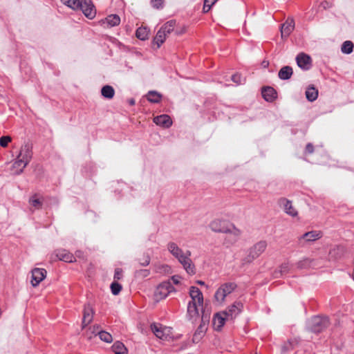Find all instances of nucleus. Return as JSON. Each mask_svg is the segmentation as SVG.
<instances>
[{
	"label": "nucleus",
	"mask_w": 354,
	"mask_h": 354,
	"mask_svg": "<svg viewBox=\"0 0 354 354\" xmlns=\"http://www.w3.org/2000/svg\"><path fill=\"white\" fill-rule=\"evenodd\" d=\"M168 251L178 259L179 263L183 266L184 269L189 274H194L196 269L194 264L190 259L191 252L187 250L184 252L178 245L174 242H169L167 244Z\"/></svg>",
	"instance_id": "1"
},
{
	"label": "nucleus",
	"mask_w": 354,
	"mask_h": 354,
	"mask_svg": "<svg viewBox=\"0 0 354 354\" xmlns=\"http://www.w3.org/2000/svg\"><path fill=\"white\" fill-rule=\"evenodd\" d=\"M191 300L187 304V316L189 320H196L199 317V308L203 305V295L198 288L191 286L189 288Z\"/></svg>",
	"instance_id": "2"
},
{
	"label": "nucleus",
	"mask_w": 354,
	"mask_h": 354,
	"mask_svg": "<svg viewBox=\"0 0 354 354\" xmlns=\"http://www.w3.org/2000/svg\"><path fill=\"white\" fill-rule=\"evenodd\" d=\"M32 158V150L29 145L21 147L17 160L13 162L11 170L14 174H21Z\"/></svg>",
	"instance_id": "3"
},
{
	"label": "nucleus",
	"mask_w": 354,
	"mask_h": 354,
	"mask_svg": "<svg viewBox=\"0 0 354 354\" xmlns=\"http://www.w3.org/2000/svg\"><path fill=\"white\" fill-rule=\"evenodd\" d=\"M267 245L266 241H260L255 243L248 250V254L242 259L241 266L250 263L258 258L266 250Z\"/></svg>",
	"instance_id": "4"
},
{
	"label": "nucleus",
	"mask_w": 354,
	"mask_h": 354,
	"mask_svg": "<svg viewBox=\"0 0 354 354\" xmlns=\"http://www.w3.org/2000/svg\"><path fill=\"white\" fill-rule=\"evenodd\" d=\"M329 326L326 317L315 316L307 322V328L313 333H319Z\"/></svg>",
	"instance_id": "5"
},
{
	"label": "nucleus",
	"mask_w": 354,
	"mask_h": 354,
	"mask_svg": "<svg viewBox=\"0 0 354 354\" xmlns=\"http://www.w3.org/2000/svg\"><path fill=\"white\" fill-rule=\"evenodd\" d=\"M234 283L229 282L222 284L214 294V299L218 304H223L225 297L232 293L236 288Z\"/></svg>",
	"instance_id": "6"
},
{
	"label": "nucleus",
	"mask_w": 354,
	"mask_h": 354,
	"mask_svg": "<svg viewBox=\"0 0 354 354\" xmlns=\"http://www.w3.org/2000/svg\"><path fill=\"white\" fill-rule=\"evenodd\" d=\"M209 314L206 313L205 311H203L201 315V322L193 335L192 341L194 343H198L204 337L207 329V325L209 324Z\"/></svg>",
	"instance_id": "7"
},
{
	"label": "nucleus",
	"mask_w": 354,
	"mask_h": 354,
	"mask_svg": "<svg viewBox=\"0 0 354 354\" xmlns=\"http://www.w3.org/2000/svg\"><path fill=\"white\" fill-rule=\"evenodd\" d=\"M151 329L154 335L162 340H169L172 338V328L162 326L160 324L153 323L151 325Z\"/></svg>",
	"instance_id": "8"
},
{
	"label": "nucleus",
	"mask_w": 354,
	"mask_h": 354,
	"mask_svg": "<svg viewBox=\"0 0 354 354\" xmlns=\"http://www.w3.org/2000/svg\"><path fill=\"white\" fill-rule=\"evenodd\" d=\"M174 291L175 288L170 281H163L156 288L155 296L158 299H163Z\"/></svg>",
	"instance_id": "9"
},
{
	"label": "nucleus",
	"mask_w": 354,
	"mask_h": 354,
	"mask_svg": "<svg viewBox=\"0 0 354 354\" xmlns=\"http://www.w3.org/2000/svg\"><path fill=\"white\" fill-rule=\"evenodd\" d=\"M79 9L88 19H92L95 17L96 10L91 0H82Z\"/></svg>",
	"instance_id": "10"
},
{
	"label": "nucleus",
	"mask_w": 354,
	"mask_h": 354,
	"mask_svg": "<svg viewBox=\"0 0 354 354\" xmlns=\"http://www.w3.org/2000/svg\"><path fill=\"white\" fill-rule=\"evenodd\" d=\"M230 224L225 220L216 218L209 223V227L213 232L225 233L229 230L228 227Z\"/></svg>",
	"instance_id": "11"
},
{
	"label": "nucleus",
	"mask_w": 354,
	"mask_h": 354,
	"mask_svg": "<svg viewBox=\"0 0 354 354\" xmlns=\"http://www.w3.org/2000/svg\"><path fill=\"white\" fill-rule=\"evenodd\" d=\"M298 66L303 70H308L312 66L311 57L306 53H299L296 57Z\"/></svg>",
	"instance_id": "12"
},
{
	"label": "nucleus",
	"mask_w": 354,
	"mask_h": 354,
	"mask_svg": "<svg viewBox=\"0 0 354 354\" xmlns=\"http://www.w3.org/2000/svg\"><path fill=\"white\" fill-rule=\"evenodd\" d=\"M243 304L240 301H235L232 306H229V308L224 310L225 313V315L230 320L234 319L242 310Z\"/></svg>",
	"instance_id": "13"
},
{
	"label": "nucleus",
	"mask_w": 354,
	"mask_h": 354,
	"mask_svg": "<svg viewBox=\"0 0 354 354\" xmlns=\"http://www.w3.org/2000/svg\"><path fill=\"white\" fill-rule=\"evenodd\" d=\"M46 275V271L43 268H35L32 270L31 283L32 286H37L41 281L44 279Z\"/></svg>",
	"instance_id": "14"
},
{
	"label": "nucleus",
	"mask_w": 354,
	"mask_h": 354,
	"mask_svg": "<svg viewBox=\"0 0 354 354\" xmlns=\"http://www.w3.org/2000/svg\"><path fill=\"white\" fill-rule=\"evenodd\" d=\"M279 205L283 208V211L288 215L295 217L297 216L298 212L293 207L292 202L286 198H281L279 200Z\"/></svg>",
	"instance_id": "15"
},
{
	"label": "nucleus",
	"mask_w": 354,
	"mask_h": 354,
	"mask_svg": "<svg viewBox=\"0 0 354 354\" xmlns=\"http://www.w3.org/2000/svg\"><path fill=\"white\" fill-rule=\"evenodd\" d=\"M322 236V233L320 231H310L304 234L299 237V241L300 243L313 242L319 239Z\"/></svg>",
	"instance_id": "16"
},
{
	"label": "nucleus",
	"mask_w": 354,
	"mask_h": 354,
	"mask_svg": "<svg viewBox=\"0 0 354 354\" xmlns=\"http://www.w3.org/2000/svg\"><path fill=\"white\" fill-rule=\"evenodd\" d=\"M295 28V21L293 19L288 18L285 23L281 25V35L282 38H287L292 32Z\"/></svg>",
	"instance_id": "17"
},
{
	"label": "nucleus",
	"mask_w": 354,
	"mask_h": 354,
	"mask_svg": "<svg viewBox=\"0 0 354 354\" xmlns=\"http://www.w3.org/2000/svg\"><path fill=\"white\" fill-rule=\"evenodd\" d=\"M223 311L214 315L213 318V326L216 330H219L223 326L225 322L229 320Z\"/></svg>",
	"instance_id": "18"
},
{
	"label": "nucleus",
	"mask_w": 354,
	"mask_h": 354,
	"mask_svg": "<svg viewBox=\"0 0 354 354\" xmlns=\"http://www.w3.org/2000/svg\"><path fill=\"white\" fill-rule=\"evenodd\" d=\"M228 230H229L225 232V234H227V239L230 240L231 244H233L239 240L241 232L240 230L237 229L232 223L229 225Z\"/></svg>",
	"instance_id": "19"
},
{
	"label": "nucleus",
	"mask_w": 354,
	"mask_h": 354,
	"mask_svg": "<svg viewBox=\"0 0 354 354\" xmlns=\"http://www.w3.org/2000/svg\"><path fill=\"white\" fill-rule=\"evenodd\" d=\"M93 310L90 304H86L84 308L83 319H82V328L86 326L91 322L93 317Z\"/></svg>",
	"instance_id": "20"
},
{
	"label": "nucleus",
	"mask_w": 354,
	"mask_h": 354,
	"mask_svg": "<svg viewBox=\"0 0 354 354\" xmlns=\"http://www.w3.org/2000/svg\"><path fill=\"white\" fill-rule=\"evenodd\" d=\"M153 122L159 126L168 128L172 124V120L168 115H160L153 118Z\"/></svg>",
	"instance_id": "21"
},
{
	"label": "nucleus",
	"mask_w": 354,
	"mask_h": 354,
	"mask_svg": "<svg viewBox=\"0 0 354 354\" xmlns=\"http://www.w3.org/2000/svg\"><path fill=\"white\" fill-rule=\"evenodd\" d=\"M262 96L267 102L274 101L277 96L276 91L270 86H266L262 88Z\"/></svg>",
	"instance_id": "22"
},
{
	"label": "nucleus",
	"mask_w": 354,
	"mask_h": 354,
	"mask_svg": "<svg viewBox=\"0 0 354 354\" xmlns=\"http://www.w3.org/2000/svg\"><path fill=\"white\" fill-rule=\"evenodd\" d=\"M120 22V18L118 15H110L103 21V24H106L109 27H113L119 25Z\"/></svg>",
	"instance_id": "23"
},
{
	"label": "nucleus",
	"mask_w": 354,
	"mask_h": 354,
	"mask_svg": "<svg viewBox=\"0 0 354 354\" xmlns=\"http://www.w3.org/2000/svg\"><path fill=\"white\" fill-rule=\"evenodd\" d=\"M57 257L59 260L65 262H73L75 261V257L73 255L66 250L58 251L57 253Z\"/></svg>",
	"instance_id": "24"
},
{
	"label": "nucleus",
	"mask_w": 354,
	"mask_h": 354,
	"mask_svg": "<svg viewBox=\"0 0 354 354\" xmlns=\"http://www.w3.org/2000/svg\"><path fill=\"white\" fill-rule=\"evenodd\" d=\"M292 75V68L290 66H286L282 67L279 71V77L281 80H288Z\"/></svg>",
	"instance_id": "25"
},
{
	"label": "nucleus",
	"mask_w": 354,
	"mask_h": 354,
	"mask_svg": "<svg viewBox=\"0 0 354 354\" xmlns=\"http://www.w3.org/2000/svg\"><path fill=\"white\" fill-rule=\"evenodd\" d=\"M290 270V266L288 263H282L280 267L279 268V270H276L274 272V278H279L281 277H283L286 275L287 273H288Z\"/></svg>",
	"instance_id": "26"
},
{
	"label": "nucleus",
	"mask_w": 354,
	"mask_h": 354,
	"mask_svg": "<svg viewBox=\"0 0 354 354\" xmlns=\"http://www.w3.org/2000/svg\"><path fill=\"white\" fill-rule=\"evenodd\" d=\"M101 94L104 98L112 99L115 95V90L111 86L106 85L102 88Z\"/></svg>",
	"instance_id": "27"
},
{
	"label": "nucleus",
	"mask_w": 354,
	"mask_h": 354,
	"mask_svg": "<svg viewBox=\"0 0 354 354\" xmlns=\"http://www.w3.org/2000/svg\"><path fill=\"white\" fill-rule=\"evenodd\" d=\"M167 35L160 29L153 39V42L159 48L165 41Z\"/></svg>",
	"instance_id": "28"
},
{
	"label": "nucleus",
	"mask_w": 354,
	"mask_h": 354,
	"mask_svg": "<svg viewBox=\"0 0 354 354\" xmlns=\"http://www.w3.org/2000/svg\"><path fill=\"white\" fill-rule=\"evenodd\" d=\"M306 97L308 101L313 102L318 97V91L313 86H309L306 91Z\"/></svg>",
	"instance_id": "29"
},
{
	"label": "nucleus",
	"mask_w": 354,
	"mask_h": 354,
	"mask_svg": "<svg viewBox=\"0 0 354 354\" xmlns=\"http://www.w3.org/2000/svg\"><path fill=\"white\" fill-rule=\"evenodd\" d=\"M96 333L98 334V336L101 340L107 343L112 342L113 339L111 335L106 331L101 330L100 327H97Z\"/></svg>",
	"instance_id": "30"
},
{
	"label": "nucleus",
	"mask_w": 354,
	"mask_h": 354,
	"mask_svg": "<svg viewBox=\"0 0 354 354\" xmlns=\"http://www.w3.org/2000/svg\"><path fill=\"white\" fill-rule=\"evenodd\" d=\"M175 25H176V21L170 20V21L166 22L160 28V29L168 35L174 30Z\"/></svg>",
	"instance_id": "31"
},
{
	"label": "nucleus",
	"mask_w": 354,
	"mask_h": 354,
	"mask_svg": "<svg viewBox=\"0 0 354 354\" xmlns=\"http://www.w3.org/2000/svg\"><path fill=\"white\" fill-rule=\"evenodd\" d=\"M61 1L68 7L73 10H77L81 6L82 0H61Z\"/></svg>",
	"instance_id": "32"
},
{
	"label": "nucleus",
	"mask_w": 354,
	"mask_h": 354,
	"mask_svg": "<svg viewBox=\"0 0 354 354\" xmlns=\"http://www.w3.org/2000/svg\"><path fill=\"white\" fill-rule=\"evenodd\" d=\"M147 99L151 102L157 103L160 102L161 95L156 91H151L147 94Z\"/></svg>",
	"instance_id": "33"
},
{
	"label": "nucleus",
	"mask_w": 354,
	"mask_h": 354,
	"mask_svg": "<svg viewBox=\"0 0 354 354\" xmlns=\"http://www.w3.org/2000/svg\"><path fill=\"white\" fill-rule=\"evenodd\" d=\"M136 35L138 39L145 40L148 38L149 31L147 28L140 27L137 29Z\"/></svg>",
	"instance_id": "34"
},
{
	"label": "nucleus",
	"mask_w": 354,
	"mask_h": 354,
	"mask_svg": "<svg viewBox=\"0 0 354 354\" xmlns=\"http://www.w3.org/2000/svg\"><path fill=\"white\" fill-rule=\"evenodd\" d=\"M30 205L37 209H39L42 206V201L37 197V194L33 195L29 198Z\"/></svg>",
	"instance_id": "35"
},
{
	"label": "nucleus",
	"mask_w": 354,
	"mask_h": 354,
	"mask_svg": "<svg viewBox=\"0 0 354 354\" xmlns=\"http://www.w3.org/2000/svg\"><path fill=\"white\" fill-rule=\"evenodd\" d=\"M313 261L306 258L297 263V268L299 269H305L312 266Z\"/></svg>",
	"instance_id": "36"
},
{
	"label": "nucleus",
	"mask_w": 354,
	"mask_h": 354,
	"mask_svg": "<svg viewBox=\"0 0 354 354\" xmlns=\"http://www.w3.org/2000/svg\"><path fill=\"white\" fill-rule=\"evenodd\" d=\"M112 348L115 354L127 353V348L124 347V345L120 342H115Z\"/></svg>",
	"instance_id": "37"
},
{
	"label": "nucleus",
	"mask_w": 354,
	"mask_h": 354,
	"mask_svg": "<svg viewBox=\"0 0 354 354\" xmlns=\"http://www.w3.org/2000/svg\"><path fill=\"white\" fill-rule=\"evenodd\" d=\"M342 52L345 54H350L353 50V44L351 41H346L342 46Z\"/></svg>",
	"instance_id": "38"
},
{
	"label": "nucleus",
	"mask_w": 354,
	"mask_h": 354,
	"mask_svg": "<svg viewBox=\"0 0 354 354\" xmlns=\"http://www.w3.org/2000/svg\"><path fill=\"white\" fill-rule=\"evenodd\" d=\"M111 292L114 295H117L122 290V286L118 282H113L111 284Z\"/></svg>",
	"instance_id": "39"
},
{
	"label": "nucleus",
	"mask_w": 354,
	"mask_h": 354,
	"mask_svg": "<svg viewBox=\"0 0 354 354\" xmlns=\"http://www.w3.org/2000/svg\"><path fill=\"white\" fill-rule=\"evenodd\" d=\"M165 0H151L150 3L152 8L155 9H162L164 7Z\"/></svg>",
	"instance_id": "40"
},
{
	"label": "nucleus",
	"mask_w": 354,
	"mask_h": 354,
	"mask_svg": "<svg viewBox=\"0 0 354 354\" xmlns=\"http://www.w3.org/2000/svg\"><path fill=\"white\" fill-rule=\"evenodd\" d=\"M150 274V272L149 270L147 269H142L137 270L135 273V276L137 278H145L148 277Z\"/></svg>",
	"instance_id": "41"
},
{
	"label": "nucleus",
	"mask_w": 354,
	"mask_h": 354,
	"mask_svg": "<svg viewBox=\"0 0 354 354\" xmlns=\"http://www.w3.org/2000/svg\"><path fill=\"white\" fill-rule=\"evenodd\" d=\"M12 138L11 137L7 136H2L0 138V146L2 147H6L8 146V144L11 142Z\"/></svg>",
	"instance_id": "42"
},
{
	"label": "nucleus",
	"mask_w": 354,
	"mask_h": 354,
	"mask_svg": "<svg viewBox=\"0 0 354 354\" xmlns=\"http://www.w3.org/2000/svg\"><path fill=\"white\" fill-rule=\"evenodd\" d=\"M97 327H99L98 326H93L92 328H90L88 331L86 332V337L88 339H91L93 337V335L94 336L98 335V334L96 333Z\"/></svg>",
	"instance_id": "43"
},
{
	"label": "nucleus",
	"mask_w": 354,
	"mask_h": 354,
	"mask_svg": "<svg viewBox=\"0 0 354 354\" xmlns=\"http://www.w3.org/2000/svg\"><path fill=\"white\" fill-rule=\"evenodd\" d=\"M122 277V270L121 268H116L114 273V279L119 280Z\"/></svg>",
	"instance_id": "44"
},
{
	"label": "nucleus",
	"mask_w": 354,
	"mask_h": 354,
	"mask_svg": "<svg viewBox=\"0 0 354 354\" xmlns=\"http://www.w3.org/2000/svg\"><path fill=\"white\" fill-rule=\"evenodd\" d=\"M232 80L236 84H241V81H242V78H241V75L234 74L232 76Z\"/></svg>",
	"instance_id": "45"
},
{
	"label": "nucleus",
	"mask_w": 354,
	"mask_h": 354,
	"mask_svg": "<svg viewBox=\"0 0 354 354\" xmlns=\"http://www.w3.org/2000/svg\"><path fill=\"white\" fill-rule=\"evenodd\" d=\"M306 151L308 153H312L314 151V147L311 143L307 144L306 147Z\"/></svg>",
	"instance_id": "46"
},
{
	"label": "nucleus",
	"mask_w": 354,
	"mask_h": 354,
	"mask_svg": "<svg viewBox=\"0 0 354 354\" xmlns=\"http://www.w3.org/2000/svg\"><path fill=\"white\" fill-rule=\"evenodd\" d=\"M180 277L178 275L173 276L171 277V281L174 284H178L180 283Z\"/></svg>",
	"instance_id": "47"
},
{
	"label": "nucleus",
	"mask_w": 354,
	"mask_h": 354,
	"mask_svg": "<svg viewBox=\"0 0 354 354\" xmlns=\"http://www.w3.org/2000/svg\"><path fill=\"white\" fill-rule=\"evenodd\" d=\"M211 8H212V6H209V4L207 5V4L204 3L203 8V12L204 13L208 12L210 10Z\"/></svg>",
	"instance_id": "48"
},
{
	"label": "nucleus",
	"mask_w": 354,
	"mask_h": 354,
	"mask_svg": "<svg viewBox=\"0 0 354 354\" xmlns=\"http://www.w3.org/2000/svg\"><path fill=\"white\" fill-rule=\"evenodd\" d=\"M218 0H204V3L212 6Z\"/></svg>",
	"instance_id": "49"
},
{
	"label": "nucleus",
	"mask_w": 354,
	"mask_h": 354,
	"mask_svg": "<svg viewBox=\"0 0 354 354\" xmlns=\"http://www.w3.org/2000/svg\"><path fill=\"white\" fill-rule=\"evenodd\" d=\"M150 259L149 257H147L143 263H141L142 266H147L149 264Z\"/></svg>",
	"instance_id": "50"
},
{
	"label": "nucleus",
	"mask_w": 354,
	"mask_h": 354,
	"mask_svg": "<svg viewBox=\"0 0 354 354\" xmlns=\"http://www.w3.org/2000/svg\"><path fill=\"white\" fill-rule=\"evenodd\" d=\"M129 104H130L131 105H133V104H135V100H134L133 99H131V100H129Z\"/></svg>",
	"instance_id": "51"
},
{
	"label": "nucleus",
	"mask_w": 354,
	"mask_h": 354,
	"mask_svg": "<svg viewBox=\"0 0 354 354\" xmlns=\"http://www.w3.org/2000/svg\"><path fill=\"white\" fill-rule=\"evenodd\" d=\"M197 283L201 286L205 285V282L203 281H197Z\"/></svg>",
	"instance_id": "52"
}]
</instances>
